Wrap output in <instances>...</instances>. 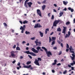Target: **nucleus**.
I'll return each instance as SVG.
<instances>
[{"label":"nucleus","instance_id":"obj_60","mask_svg":"<svg viewBox=\"0 0 75 75\" xmlns=\"http://www.w3.org/2000/svg\"><path fill=\"white\" fill-rule=\"evenodd\" d=\"M71 70H74V68L73 67H71Z\"/></svg>","mask_w":75,"mask_h":75},{"label":"nucleus","instance_id":"obj_12","mask_svg":"<svg viewBox=\"0 0 75 75\" xmlns=\"http://www.w3.org/2000/svg\"><path fill=\"white\" fill-rule=\"evenodd\" d=\"M31 67V65H29L28 66H24V68H30Z\"/></svg>","mask_w":75,"mask_h":75},{"label":"nucleus","instance_id":"obj_32","mask_svg":"<svg viewBox=\"0 0 75 75\" xmlns=\"http://www.w3.org/2000/svg\"><path fill=\"white\" fill-rule=\"evenodd\" d=\"M52 40H55L56 39V38L54 37H52Z\"/></svg>","mask_w":75,"mask_h":75},{"label":"nucleus","instance_id":"obj_46","mask_svg":"<svg viewBox=\"0 0 75 75\" xmlns=\"http://www.w3.org/2000/svg\"><path fill=\"white\" fill-rule=\"evenodd\" d=\"M61 65V64L60 63H59L58 64H57V66H60Z\"/></svg>","mask_w":75,"mask_h":75},{"label":"nucleus","instance_id":"obj_51","mask_svg":"<svg viewBox=\"0 0 75 75\" xmlns=\"http://www.w3.org/2000/svg\"><path fill=\"white\" fill-rule=\"evenodd\" d=\"M57 42L59 44H61V42H60V41H59V40H57Z\"/></svg>","mask_w":75,"mask_h":75},{"label":"nucleus","instance_id":"obj_40","mask_svg":"<svg viewBox=\"0 0 75 75\" xmlns=\"http://www.w3.org/2000/svg\"><path fill=\"white\" fill-rule=\"evenodd\" d=\"M38 60H39V61H41V58H40V57H38Z\"/></svg>","mask_w":75,"mask_h":75},{"label":"nucleus","instance_id":"obj_2","mask_svg":"<svg viewBox=\"0 0 75 75\" xmlns=\"http://www.w3.org/2000/svg\"><path fill=\"white\" fill-rule=\"evenodd\" d=\"M42 49H44V50H45L47 54V55L48 57H50V55H51V56H52V53H51V52L50 51L48 52L47 49L45 48V47H42Z\"/></svg>","mask_w":75,"mask_h":75},{"label":"nucleus","instance_id":"obj_13","mask_svg":"<svg viewBox=\"0 0 75 75\" xmlns=\"http://www.w3.org/2000/svg\"><path fill=\"white\" fill-rule=\"evenodd\" d=\"M39 33L40 34V36L41 37H42L44 36V33H42L40 31Z\"/></svg>","mask_w":75,"mask_h":75},{"label":"nucleus","instance_id":"obj_14","mask_svg":"<svg viewBox=\"0 0 75 75\" xmlns=\"http://www.w3.org/2000/svg\"><path fill=\"white\" fill-rule=\"evenodd\" d=\"M68 9L69 10H71V13H72L74 12V9L71 8V7H69L68 8Z\"/></svg>","mask_w":75,"mask_h":75},{"label":"nucleus","instance_id":"obj_15","mask_svg":"<svg viewBox=\"0 0 75 75\" xmlns=\"http://www.w3.org/2000/svg\"><path fill=\"white\" fill-rule=\"evenodd\" d=\"M38 39H36V41H35V42L36 44V45L37 46L38 45Z\"/></svg>","mask_w":75,"mask_h":75},{"label":"nucleus","instance_id":"obj_29","mask_svg":"<svg viewBox=\"0 0 75 75\" xmlns=\"http://www.w3.org/2000/svg\"><path fill=\"white\" fill-rule=\"evenodd\" d=\"M61 54H62V51H60L58 55H60Z\"/></svg>","mask_w":75,"mask_h":75},{"label":"nucleus","instance_id":"obj_38","mask_svg":"<svg viewBox=\"0 0 75 75\" xmlns=\"http://www.w3.org/2000/svg\"><path fill=\"white\" fill-rule=\"evenodd\" d=\"M69 45H68V44H67V48H69Z\"/></svg>","mask_w":75,"mask_h":75},{"label":"nucleus","instance_id":"obj_5","mask_svg":"<svg viewBox=\"0 0 75 75\" xmlns=\"http://www.w3.org/2000/svg\"><path fill=\"white\" fill-rule=\"evenodd\" d=\"M37 14L40 17H42L41 16V11L40 9H37Z\"/></svg>","mask_w":75,"mask_h":75},{"label":"nucleus","instance_id":"obj_49","mask_svg":"<svg viewBox=\"0 0 75 75\" xmlns=\"http://www.w3.org/2000/svg\"><path fill=\"white\" fill-rule=\"evenodd\" d=\"M21 28H20V29L21 30H24V28L22 26H21Z\"/></svg>","mask_w":75,"mask_h":75},{"label":"nucleus","instance_id":"obj_20","mask_svg":"<svg viewBox=\"0 0 75 75\" xmlns=\"http://www.w3.org/2000/svg\"><path fill=\"white\" fill-rule=\"evenodd\" d=\"M47 0H44L42 2V4H46L47 3L46 2Z\"/></svg>","mask_w":75,"mask_h":75},{"label":"nucleus","instance_id":"obj_22","mask_svg":"<svg viewBox=\"0 0 75 75\" xmlns=\"http://www.w3.org/2000/svg\"><path fill=\"white\" fill-rule=\"evenodd\" d=\"M26 34H30V32L29 31H26L25 32Z\"/></svg>","mask_w":75,"mask_h":75},{"label":"nucleus","instance_id":"obj_19","mask_svg":"<svg viewBox=\"0 0 75 75\" xmlns=\"http://www.w3.org/2000/svg\"><path fill=\"white\" fill-rule=\"evenodd\" d=\"M73 63H72L70 64V65H71L72 66H74V65H75V62L74 61H73Z\"/></svg>","mask_w":75,"mask_h":75},{"label":"nucleus","instance_id":"obj_45","mask_svg":"<svg viewBox=\"0 0 75 75\" xmlns=\"http://www.w3.org/2000/svg\"><path fill=\"white\" fill-rule=\"evenodd\" d=\"M54 62L55 63L57 64V59H55L54 61Z\"/></svg>","mask_w":75,"mask_h":75},{"label":"nucleus","instance_id":"obj_11","mask_svg":"<svg viewBox=\"0 0 75 75\" xmlns=\"http://www.w3.org/2000/svg\"><path fill=\"white\" fill-rule=\"evenodd\" d=\"M27 4L28 5V7H31V5L33 4V3L31 2H28Z\"/></svg>","mask_w":75,"mask_h":75},{"label":"nucleus","instance_id":"obj_48","mask_svg":"<svg viewBox=\"0 0 75 75\" xmlns=\"http://www.w3.org/2000/svg\"><path fill=\"white\" fill-rule=\"evenodd\" d=\"M38 43L39 44V46H40V45H41V42H38Z\"/></svg>","mask_w":75,"mask_h":75},{"label":"nucleus","instance_id":"obj_62","mask_svg":"<svg viewBox=\"0 0 75 75\" xmlns=\"http://www.w3.org/2000/svg\"><path fill=\"white\" fill-rule=\"evenodd\" d=\"M26 50H29V48L28 47H26Z\"/></svg>","mask_w":75,"mask_h":75},{"label":"nucleus","instance_id":"obj_4","mask_svg":"<svg viewBox=\"0 0 75 75\" xmlns=\"http://www.w3.org/2000/svg\"><path fill=\"white\" fill-rule=\"evenodd\" d=\"M23 52L25 53H26L27 54H30L32 56H36L37 55L35 54V53L33 52H30L29 51H28L26 52Z\"/></svg>","mask_w":75,"mask_h":75},{"label":"nucleus","instance_id":"obj_24","mask_svg":"<svg viewBox=\"0 0 75 75\" xmlns=\"http://www.w3.org/2000/svg\"><path fill=\"white\" fill-rule=\"evenodd\" d=\"M16 50H18V51H20V48L19 47H16Z\"/></svg>","mask_w":75,"mask_h":75},{"label":"nucleus","instance_id":"obj_25","mask_svg":"<svg viewBox=\"0 0 75 75\" xmlns=\"http://www.w3.org/2000/svg\"><path fill=\"white\" fill-rule=\"evenodd\" d=\"M36 49L38 50H40V49H41V47H40L38 46L37 47Z\"/></svg>","mask_w":75,"mask_h":75},{"label":"nucleus","instance_id":"obj_57","mask_svg":"<svg viewBox=\"0 0 75 75\" xmlns=\"http://www.w3.org/2000/svg\"><path fill=\"white\" fill-rule=\"evenodd\" d=\"M16 62V60H14L12 62L13 64H15V62Z\"/></svg>","mask_w":75,"mask_h":75},{"label":"nucleus","instance_id":"obj_9","mask_svg":"<svg viewBox=\"0 0 75 75\" xmlns=\"http://www.w3.org/2000/svg\"><path fill=\"white\" fill-rule=\"evenodd\" d=\"M63 28H64V29H63L62 33L64 34H65L66 32V29H67V27L63 26Z\"/></svg>","mask_w":75,"mask_h":75},{"label":"nucleus","instance_id":"obj_37","mask_svg":"<svg viewBox=\"0 0 75 75\" xmlns=\"http://www.w3.org/2000/svg\"><path fill=\"white\" fill-rule=\"evenodd\" d=\"M16 48V45H14L13 47V49H15Z\"/></svg>","mask_w":75,"mask_h":75},{"label":"nucleus","instance_id":"obj_1","mask_svg":"<svg viewBox=\"0 0 75 75\" xmlns=\"http://www.w3.org/2000/svg\"><path fill=\"white\" fill-rule=\"evenodd\" d=\"M69 50H70V52L73 53V54H71V55L73 56V57L71 56H70V57H71L72 60H74L75 59V52L74 51V50L72 48V47L71 46L69 48Z\"/></svg>","mask_w":75,"mask_h":75},{"label":"nucleus","instance_id":"obj_54","mask_svg":"<svg viewBox=\"0 0 75 75\" xmlns=\"http://www.w3.org/2000/svg\"><path fill=\"white\" fill-rule=\"evenodd\" d=\"M52 73H55V70H52Z\"/></svg>","mask_w":75,"mask_h":75},{"label":"nucleus","instance_id":"obj_61","mask_svg":"<svg viewBox=\"0 0 75 75\" xmlns=\"http://www.w3.org/2000/svg\"><path fill=\"white\" fill-rule=\"evenodd\" d=\"M21 33H24V29L22 30V31H21Z\"/></svg>","mask_w":75,"mask_h":75},{"label":"nucleus","instance_id":"obj_44","mask_svg":"<svg viewBox=\"0 0 75 75\" xmlns=\"http://www.w3.org/2000/svg\"><path fill=\"white\" fill-rule=\"evenodd\" d=\"M60 45H61V47H62V48H63L64 47V46L63 45V44H62V43H61Z\"/></svg>","mask_w":75,"mask_h":75},{"label":"nucleus","instance_id":"obj_58","mask_svg":"<svg viewBox=\"0 0 75 75\" xmlns=\"http://www.w3.org/2000/svg\"><path fill=\"white\" fill-rule=\"evenodd\" d=\"M54 6L55 7H57V4H54Z\"/></svg>","mask_w":75,"mask_h":75},{"label":"nucleus","instance_id":"obj_33","mask_svg":"<svg viewBox=\"0 0 75 75\" xmlns=\"http://www.w3.org/2000/svg\"><path fill=\"white\" fill-rule=\"evenodd\" d=\"M70 24V22H67L66 23V25H69Z\"/></svg>","mask_w":75,"mask_h":75},{"label":"nucleus","instance_id":"obj_23","mask_svg":"<svg viewBox=\"0 0 75 75\" xmlns=\"http://www.w3.org/2000/svg\"><path fill=\"white\" fill-rule=\"evenodd\" d=\"M63 14H64V13L62 12L60 13H59L60 16H59V17H61V16H62V15H63Z\"/></svg>","mask_w":75,"mask_h":75},{"label":"nucleus","instance_id":"obj_3","mask_svg":"<svg viewBox=\"0 0 75 75\" xmlns=\"http://www.w3.org/2000/svg\"><path fill=\"white\" fill-rule=\"evenodd\" d=\"M60 20H56L53 22V24L52 26L51 27L52 29H53L54 28V26L57 27V24H58V23H59L60 22Z\"/></svg>","mask_w":75,"mask_h":75},{"label":"nucleus","instance_id":"obj_63","mask_svg":"<svg viewBox=\"0 0 75 75\" xmlns=\"http://www.w3.org/2000/svg\"><path fill=\"white\" fill-rule=\"evenodd\" d=\"M61 62H64V60L63 59H62L61 60Z\"/></svg>","mask_w":75,"mask_h":75},{"label":"nucleus","instance_id":"obj_42","mask_svg":"<svg viewBox=\"0 0 75 75\" xmlns=\"http://www.w3.org/2000/svg\"><path fill=\"white\" fill-rule=\"evenodd\" d=\"M37 3L38 4H41V3H42L38 1L37 2Z\"/></svg>","mask_w":75,"mask_h":75},{"label":"nucleus","instance_id":"obj_18","mask_svg":"<svg viewBox=\"0 0 75 75\" xmlns=\"http://www.w3.org/2000/svg\"><path fill=\"white\" fill-rule=\"evenodd\" d=\"M57 31H59V32H61V29L59 27L57 28Z\"/></svg>","mask_w":75,"mask_h":75},{"label":"nucleus","instance_id":"obj_30","mask_svg":"<svg viewBox=\"0 0 75 75\" xmlns=\"http://www.w3.org/2000/svg\"><path fill=\"white\" fill-rule=\"evenodd\" d=\"M3 24L4 25L5 27H7V25L6 23H4Z\"/></svg>","mask_w":75,"mask_h":75},{"label":"nucleus","instance_id":"obj_59","mask_svg":"<svg viewBox=\"0 0 75 75\" xmlns=\"http://www.w3.org/2000/svg\"><path fill=\"white\" fill-rule=\"evenodd\" d=\"M13 73H14V74H16V71H13Z\"/></svg>","mask_w":75,"mask_h":75},{"label":"nucleus","instance_id":"obj_41","mask_svg":"<svg viewBox=\"0 0 75 75\" xmlns=\"http://www.w3.org/2000/svg\"><path fill=\"white\" fill-rule=\"evenodd\" d=\"M28 57L30 58V59H32V57L30 55H28Z\"/></svg>","mask_w":75,"mask_h":75},{"label":"nucleus","instance_id":"obj_21","mask_svg":"<svg viewBox=\"0 0 75 75\" xmlns=\"http://www.w3.org/2000/svg\"><path fill=\"white\" fill-rule=\"evenodd\" d=\"M42 10H44V9L45 8V5H44L42 6Z\"/></svg>","mask_w":75,"mask_h":75},{"label":"nucleus","instance_id":"obj_10","mask_svg":"<svg viewBox=\"0 0 75 75\" xmlns=\"http://www.w3.org/2000/svg\"><path fill=\"white\" fill-rule=\"evenodd\" d=\"M31 50L33 51L35 53H38V51L37 50H35L34 48H33L31 49Z\"/></svg>","mask_w":75,"mask_h":75},{"label":"nucleus","instance_id":"obj_8","mask_svg":"<svg viewBox=\"0 0 75 75\" xmlns=\"http://www.w3.org/2000/svg\"><path fill=\"white\" fill-rule=\"evenodd\" d=\"M14 53H16V52H14V51H12L11 52L10 54H11V56H12V57H16V55L15 54H14Z\"/></svg>","mask_w":75,"mask_h":75},{"label":"nucleus","instance_id":"obj_50","mask_svg":"<svg viewBox=\"0 0 75 75\" xmlns=\"http://www.w3.org/2000/svg\"><path fill=\"white\" fill-rule=\"evenodd\" d=\"M31 40H35V37L31 38Z\"/></svg>","mask_w":75,"mask_h":75},{"label":"nucleus","instance_id":"obj_6","mask_svg":"<svg viewBox=\"0 0 75 75\" xmlns=\"http://www.w3.org/2000/svg\"><path fill=\"white\" fill-rule=\"evenodd\" d=\"M40 27H42V26H41V25L40 24L37 23L34 26V28H40Z\"/></svg>","mask_w":75,"mask_h":75},{"label":"nucleus","instance_id":"obj_26","mask_svg":"<svg viewBox=\"0 0 75 75\" xmlns=\"http://www.w3.org/2000/svg\"><path fill=\"white\" fill-rule=\"evenodd\" d=\"M69 36L67 34H66V36H65V38H68L69 37Z\"/></svg>","mask_w":75,"mask_h":75},{"label":"nucleus","instance_id":"obj_7","mask_svg":"<svg viewBox=\"0 0 75 75\" xmlns=\"http://www.w3.org/2000/svg\"><path fill=\"white\" fill-rule=\"evenodd\" d=\"M39 61L38 59V60L37 59H35V61L34 62V63L35 64H36V65H38V66H40V64H39Z\"/></svg>","mask_w":75,"mask_h":75},{"label":"nucleus","instance_id":"obj_55","mask_svg":"<svg viewBox=\"0 0 75 75\" xmlns=\"http://www.w3.org/2000/svg\"><path fill=\"white\" fill-rule=\"evenodd\" d=\"M50 14H51V13H48L47 14L48 16L50 17Z\"/></svg>","mask_w":75,"mask_h":75},{"label":"nucleus","instance_id":"obj_16","mask_svg":"<svg viewBox=\"0 0 75 75\" xmlns=\"http://www.w3.org/2000/svg\"><path fill=\"white\" fill-rule=\"evenodd\" d=\"M27 2L26 1H25V2L24 6L26 8H28V6H27Z\"/></svg>","mask_w":75,"mask_h":75},{"label":"nucleus","instance_id":"obj_39","mask_svg":"<svg viewBox=\"0 0 75 75\" xmlns=\"http://www.w3.org/2000/svg\"><path fill=\"white\" fill-rule=\"evenodd\" d=\"M54 15H52V19L54 20Z\"/></svg>","mask_w":75,"mask_h":75},{"label":"nucleus","instance_id":"obj_28","mask_svg":"<svg viewBox=\"0 0 75 75\" xmlns=\"http://www.w3.org/2000/svg\"><path fill=\"white\" fill-rule=\"evenodd\" d=\"M67 73V70H66L64 71H63V74H65Z\"/></svg>","mask_w":75,"mask_h":75},{"label":"nucleus","instance_id":"obj_56","mask_svg":"<svg viewBox=\"0 0 75 75\" xmlns=\"http://www.w3.org/2000/svg\"><path fill=\"white\" fill-rule=\"evenodd\" d=\"M68 67L69 68H71V65L69 64L68 65Z\"/></svg>","mask_w":75,"mask_h":75},{"label":"nucleus","instance_id":"obj_64","mask_svg":"<svg viewBox=\"0 0 75 75\" xmlns=\"http://www.w3.org/2000/svg\"><path fill=\"white\" fill-rule=\"evenodd\" d=\"M73 23H75V18H74L73 20Z\"/></svg>","mask_w":75,"mask_h":75},{"label":"nucleus","instance_id":"obj_47","mask_svg":"<svg viewBox=\"0 0 75 75\" xmlns=\"http://www.w3.org/2000/svg\"><path fill=\"white\" fill-rule=\"evenodd\" d=\"M56 64H57V63H55L54 62L52 63V65H56Z\"/></svg>","mask_w":75,"mask_h":75},{"label":"nucleus","instance_id":"obj_34","mask_svg":"<svg viewBox=\"0 0 75 75\" xmlns=\"http://www.w3.org/2000/svg\"><path fill=\"white\" fill-rule=\"evenodd\" d=\"M53 50H57V47H53Z\"/></svg>","mask_w":75,"mask_h":75},{"label":"nucleus","instance_id":"obj_17","mask_svg":"<svg viewBox=\"0 0 75 75\" xmlns=\"http://www.w3.org/2000/svg\"><path fill=\"white\" fill-rule=\"evenodd\" d=\"M63 2L64 4L65 5H67V4H68V2H65V1H63Z\"/></svg>","mask_w":75,"mask_h":75},{"label":"nucleus","instance_id":"obj_43","mask_svg":"<svg viewBox=\"0 0 75 75\" xmlns=\"http://www.w3.org/2000/svg\"><path fill=\"white\" fill-rule=\"evenodd\" d=\"M68 35L70 36V35H71V32H70V31H69L68 32Z\"/></svg>","mask_w":75,"mask_h":75},{"label":"nucleus","instance_id":"obj_52","mask_svg":"<svg viewBox=\"0 0 75 75\" xmlns=\"http://www.w3.org/2000/svg\"><path fill=\"white\" fill-rule=\"evenodd\" d=\"M20 62H18V63L17 64V65H18V66H20Z\"/></svg>","mask_w":75,"mask_h":75},{"label":"nucleus","instance_id":"obj_35","mask_svg":"<svg viewBox=\"0 0 75 75\" xmlns=\"http://www.w3.org/2000/svg\"><path fill=\"white\" fill-rule=\"evenodd\" d=\"M55 41H54L52 42L51 45H54V44H55Z\"/></svg>","mask_w":75,"mask_h":75},{"label":"nucleus","instance_id":"obj_53","mask_svg":"<svg viewBox=\"0 0 75 75\" xmlns=\"http://www.w3.org/2000/svg\"><path fill=\"white\" fill-rule=\"evenodd\" d=\"M63 11H67V8H65L63 10Z\"/></svg>","mask_w":75,"mask_h":75},{"label":"nucleus","instance_id":"obj_36","mask_svg":"<svg viewBox=\"0 0 75 75\" xmlns=\"http://www.w3.org/2000/svg\"><path fill=\"white\" fill-rule=\"evenodd\" d=\"M51 37H49V42H51Z\"/></svg>","mask_w":75,"mask_h":75},{"label":"nucleus","instance_id":"obj_27","mask_svg":"<svg viewBox=\"0 0 75 75\" xmlns=\"http://www.w3.org/2000/svg\"><path fill=\"white\" fill-rule=\"evenodd\" d=\"M31 62L28 61L27 62L26 64L27 65H29V64H31Z\"/></svg>","mask_w":75,"mask_h":75},{"label":"nucleus","instance_id":"obj_31","mask_svg":"<svg viewBox=\"0 0 75 75\" xmlns=\"http://www.w3.org/2000/svg\"><path fill=\"white\" fill-rule=\"evenodd\" d=\"M23 24H27V21L26 20L25 21L23 22Z\"/></svg>","mask_w":75,"mask_h":75}]
</instances>
